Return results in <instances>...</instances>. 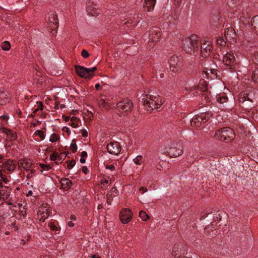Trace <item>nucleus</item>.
<instances>
[{
    "label": "nucleus",
    "instance_id": "ddd939ff",
    "mask_svg": "<svg viewBox=\"0 0 258 258\" xmlns=\"http://www.w3.org/2000/svg\"><path fill=\"white\" fill-rule=\"evenodd\" d=\"M133 214L128 209H123L120 213V219L123 224L128 223L132 219Z\"/></svg>",
    "mask_w": 258,
    "mask_h": 258
},
{
    "label": "nucleus",
    "instance_id": "39448f33",
    "mask_svg": "<svg viewBox=\"0 0 258 258\" xmlns=\"http://www.w3.org/2000/svg\"><path fill=\"white\" fill-rule=\"evenodd\" d=\"M169 70L173 73H178L182 66V58L177 55H173L170 57L168 60Z\"/></svg>",
    "mask_w": 258,
    "mask_h": 258
},
{
    "label": "nucleus",
    "instance_id": "1a4fd4ad",
    "mask_svg": "<svg viewBox=\"0 0 258 258\" xmlns=\"http://www.w3.org/2000/svg\"><path fill=\"white\" fill-rule=\"evenodd\" d=\"M0 167L5 172L11 173L15 170L16 164L13 160H5L4 161L0 162Z\"/></svg>",
    "mask_w": 258,
    "mask_h": 258
},
{
    "label": "nucleus",
    "instance_id": "e433bc0d",
    "mask_svg": "<svg viewBox=\"0 0 258 258\" xmlns=\"http://www.w3.org/2000/svg\"><path fill=\"white\" fill-rule=\"evenodd\" d=\"M134 161L137 165H141L143 162L142 157L140 155L137 156L134 159Z\"/></svg>",
    "mask_w": 258,
    "mask_h": 258
},
{
    "label": "nucleus",
    "instance_id": "2f4dec72",
    "mask_svg": "<svg viewBox=\"0 0 258 258\" xmlns=\"http://www.w3.org/2000/svg\"><path fill=\"white\" fill-rule=\"evenodd\" d=\"M217 100L218 102L220 103L223 104L225 103L227 101V97L225 94H219L217 96Z\"/></svg>",
    "mask_w": 258,
    "mask_h": 258
},
{
    "label": "nucleus",
    "instance_id": "6ab92c4d",
    "mask_svg": "<svg viewBox=\"0 0 258 258\" xmlns=\"http://www.w3.org/2000/svg\"><path fill=\"white\" fill-rule=\"evenodd\" d=\"M1 130L3 133L6 134L8 137L11 140H15L17 139V135L16 132L5 127H2Z\"/></svg>",
    "mask_w": 258,
    "mask_h": 258
},
{
    "label": "nucleus",
    "instance_id": "f03ea898",
    "mask_svg": "<svg viewBox=\"0 0 258 258\" xmlns=\"http://www.w3.org/2000/svg\"><path fill=\"white\" fill-rule=\"evenodd\" d=\"M143 105L145 108L152 111L154 109H158L163 104L164 100L159 96L150 95L143 99Z\"/></svg>",
    "mask_w": 258,
    "mask_h": 258
},
{
    "label": "nucleus",
    "instance_id": "a18cd8bd",
    "mask_svg": "<svg viewBox=\"0 0 258 258\" xmlns=\"http://www.w3.org/2000/svg\"><path fill=\"white\" fill-rule=\"evenodd\" d=\"M71 149L73 152L75 153L77 150V146L76 144H71Z\"/></svg>",
    "mask_w": 258,
    "mask_h": 258
},
{
    "label": "nucleus",
    "instance_id": "a211bd4d",
    "mask_svg": "<svg viewBox=\"0 0 258 258\" xmlns=\"http://www.w3.org/2000/svg\"><path fill=\"white\" fill-rule=\"evenodd\" d=\"M203 76L207 78H216L217 77V71L215 69H206L204 71Z\"/></svg>",
    "mask_w": 258,
    "mask_h": 258
},
{
    "label": "nucleus",
    "instance_id": "c9c22d12",
    "mask_svg": "<svg viewBox=\"0 0 258 258\" xmlns=\"http://www.w3.org/2000/svg\"><path fill=\"white\" fill-rule=\"evenodd\" d=\"M2 48L5 51L9 50L11 48V45L9 42L5 41L2 44Z\"/></svg>",
    "mask_w": 258,
    "mask_h": 258
},
{
    "label": "nucleus",
    "instance_id": "9d476101",
    "mask_svg": "<svg viewBox=\"0 0 258 258\" xmlns=\"http://www.w3.org/2000/svg\"><path fill=\"white\" fill-rule=\"evenodd\" d=\"M254 90L248 89L239 95V100L241 102H244L246 100L252 101L254 97Z\"/></svg>",
    "mask_w": 258,
    "mask_h": 258
},
{
    "label": "nucleus",
    "instance_id": "0e129e2a",
    "mask_svg": "<svg viewBox=\"0 0 258 258\" xmlns=\"http://www.w3.org/2000/svg\"><path fill=\"white\" fill-rule=\"evenodd\" d=\"M32 177V174H31L30 173H29L27 175V177L28 178H31V177Z\"/></svg>",
    "mask_w": 258,
    "mask_h": 258
},
{
    "label": "nucleus",
    "instance_id": "680f3d73",
    "mask_svg": "<svg viewBox=\"0 0 258 258\" xmlns=\"http://www.w3.org/2000/svg\"><path fill=\"white\" fill-rule=\"evenodd\" d=\"M80 161V162L82 163H85V161H86V160L84 159V158H82V157L81 158Z\"/></svg>",
    "mask_w": 258,
    "mask_h": 258
},
{
    "label": "nucleus",
    "instance_id": "b1692460",
    "mask_svg": "<svg viewBox=\"0 0 258 258\" xmlns=\"http://www.w3.org/2000/svg\"><path fill=\"white\" fill-rule=\"evenodd\" d=\"M98 103L100 107L105 110H107L110 108V103L103 98H100L99 99Z\"/></svg>",
    "mask_w": 258,
    "mask_h": 258
},
{
    "label": "nucleus",
    "instance_id": "6e6552de",
    "mask_svg": "<svg viewBox=\"0 0 258 258\" xmlns=\"http://www.w3.org/2000/svg\"><path fill=\"white\" fill-rule=\"evenodd\" d=\"M37 215L39 220L44 222L50 215V210L47 205L43 204L39 207Z\"/></svg>",
    "mask_w": 258,
    "mask_h": 258
},
{
    "label": "nucleus",
    "instance_id": "0eeeda50",
    "mask_svg": "<svg viewBox=\"0 0 258 258\" xmlns=\"http://www.w3.org/2000/svg\"><path fill=\"white\" fill-rule=\"evenodd\" d=\"M188 254L186 248L182 244H176L173 247L172 254L175 258H181Z\"/></svg>",
    "mask_w": 258,
    "mask_h": 258
},
{
    "label": "nucleus",
    "instance_id": "603ef678",
    "mask_svg": "<svg viewBox=\"0 0 258 258\" xmlns=\"http://www.w3.org/2000/svg\"><path fill=\"white\" fill-rule=\"evenodd\" d=\"M88 258H100L98 254H91L88 256Z\"/></svg>",
    "mask_w": 258,
    "mask_h": 258
},
{
    "label": "nucleus",
    "instance_id": "bf43d9fd",
    "mask_svg": "<svg viewBox=\"0 0 258 258\" xmlns=\"http://www.w3.org/2000/svg\"><path fill=\"white\" fill-rule=\"evenodd\" d=\"M70 219L71 220H74L75 221L76 220V218L75 215H71Z\"/></svg>",
    "mask_w": 258,
    "mask_h": 258
},
{
    "label": "nucleus",
    "instance_id": "de8ad7c7",
    "mask_svg": "<svg viewBox=\"0 0 258 258\" xmlns=\"http://www.w3.org/2000/svg\"><path fill=\"white\" fill-rule=\"evenodd\" d=\"M37 104H38V108L37 109H36L34 111V112H36L38 110H42L43 109L42 103L41 102H37Z\"/></svg>",
    "mask_w": 258,
    "mask_h": 258
},
{
    "label": "nucleus",
    "instance_id": "cd10ccee",
    "mask_svg": "<svg viewBox=\"0 0 258 258\" xmlns=\"http://www.w3.org/2000/svg\"><path fill=\"white\" fill-rule=\"evenodd\" d=\"M80 120L75 117H72L68 124L73 128H76L79 125Z\"/></svg>",
    "mask_w": 258,
    "mask_h": 258
},
{
    "label": "nucleus",
    "instance_id": "393cba45",
    "mask_svg": "<svg viewBox=\"0 0 258 258\" xmlns=\"http://www.w3.org/2000/svg\"><path fill=\"white\" fill-rule=\"evenodd\" d=\"M203 123L199 114L194 116L190 121L191 125L194 127H199Z\"/></svg>",
    "mask_w": 258,
    "mask_h": 258
},
{
    "label": "nucleus",
    "instance_id": "49530a36",
    "mask_svg": "<svg viewBox=\"0 0 258 258\" xmlns=\"http://www.w3.org/2000/svg\"><path fill=\"white\" fill-rule=\"evenodd\" d=\"M0 178H1V180H2L3 182H4L6 183H8V178L4 176L2 173L0 174Z\"/></svg>",
    "mask_w": 258,
    "mask_h": 258
},
{
    "label": "nucleus",
    "instance_id": "13d9d810",
    "mask_svg": "<svg viewBox=\"0 0 258 258\" xmlns=\"http://www.w3.org/2000/svg\"><path fill=\"white\" fill-rule=\"evenodd\" d=\"M181 258H192L191 255L189 253L188 254H185L183 256L181 257Z\"/></svg>",
    "mask_w": 258,
    "mask_h": 258
},
{
    "label": "nucleus",
    "instance_id": "7ed1b4c3",
    "mask_svg": "<svg viewBox=\"0 0 258 258\" xmlns=\"http://www.w3.org/2000/svg\"><path fill=\"white\" fill-rule=\"evenodd\" d=\"M183 48L190 53H194L199 49V40L197 36L191 35L183 39Z\"/></svg>",
    "mask_w": 258,
    "mask_h": 258
},
{
    "label": "nucleus",
    "instance_id": "dca6fc26",
    "mask_svg": "<svg viewBox=\"0 0 258 258\" xmlns=\"http://www.w3.org/2000/svg\"><path fill=\"white\" fill-rule=\"evenodd\" d=\"M236 33L234 29L232 27L227 28L225 31V37L226 41L229 42L235 41Z\"/></svg>",
    "mask_w": 258,
    "mask_h": 258
},
{
    "label": "nucleus",
    "instance_id": "f3484780",
    "mask_svg": "<svg viewBox=\"0 0 258 258\" xmlns=\"http://www.w3.org/2000/svg\"><path fill=\"white\" fill-rule=\"evenodd\" d=\"M32 163L30 160L24 159L19 161L18 162V167L20 169L23 168L24 170L29 171L31 168Z\"/></svg>",
    "mask_w": 258,
    "mask_h": 258
},
{
    "label": "nucleus",
    "instance_id": "6e6d98bb",
    "mask_svg": "<svg viewBox=\"0 0 258 258\" xmlns=\"http://www.w3.org/2000/svg\"><path fill=\"white\" fill-rule=\"evenodd\" d=\"M68 225L70 227H73L74 226V224L73 223L72 221H71L68 222Z\"/></svg>",
    "mask_w": 258,
    "mask_h": 258
},
{
    "label": "nucleus",
    "instance_id": "9b49d317",
    "mask_svg": "<svg viewBox=\"0 0 258 258\" xmlns=\"http://www.w3.org/2000/svg\"><path fill=\"white\" fill-rule=\"evenodd\" d=\"M133 107L132 102L128 99L124 100L117 104V108L122 113L130 111Z\"/></svg>",
    "mask_w": 258,
    "mask_h": 258
},
{
    "label": "nucleus",
    "instance_id": "58836bf2",
    "mask_svg": "<svg viewBox=\"0 0 258 258\" xmlns=\"http://www.w3.org/2000/svg\"><path fill=\"white\" fill-rule=\"evenodd\" d=\"M40 166L42 168V169L41 170V172H43V171H48L50 169V167L48 165L41 164H40Z\"/></svg>",
    "mask_w": 258,
    "mask_h": 258
},
{
    "label": "nucleus",
    "instance_id": "69168bd1",
    "mask_svg": "<svg viewBox=\"0 0 258 258\" xmlns=\"http://www.w3.org/2000/svg\"><path fill=\"white\" fill-rule=\"evenodd\" d=\"M29 171H30V173L31 174H33L34 173V172H35V170H34V169H32L31 168L29 169Z\"/></svg>",
    "mask_w": 258,
    "mask_h": 258
},
{
    "label": "nucleus",
    "instance_id": "473e14b6",
    "mask_svg": "<svg viewBox=\"0 0 258 258\" xmlns=\"http://www.w3.org/2000/svg\"><path fill=\"white\" fill-rule=\"evenodd\" d=\"M252 79L254 83L258 84V68L253 71L252 75Z\"/></svg>",
    "mask_w": 258,
    "mask_h": 258
},
{
    "label": "nucleus",
    "instance_id": "052dcab7",
    "mask_svg": "<svg viewBox=\"0 0 258 258\" xmlns=\"http://www.w3.org/2000/svg\"><path fill=\"white\" fill-rule=\"evenodd\" d=\"M63 130L64 131V132H66L67 133H69L70 132V130L69 128L68 127H64L63 128Z\"/></svg>",
    "mask_w": 258,
    "mask_h": 258
},
{
    "label": "nucleus",
    "instance_id": "7c9ffc66",
    "mask_svg": "<svg viewBox=\"0 0 258 258\" xmlns=\"http://www.w3.org/2000/svg\"><path fill=\"white\" fill-rule=\"evenodd\" d=\"M199 115L203 123L207 122L211 116V114L207 112L201 113Z\"/></svg>",
    "mask_w": 258,
    "mask_h": 258
},
{
    "label": "nucleus",
    "instance_id": "412c9836",
    "mask_svg": "<svg viewBox=\"0 0 258 258\" xmlns=\"http://www.w3.org/2000/svg\"><path fill=\"white\" fill-rule=\"evenodd\" d=\"M118 194V191L115 187H113L112 188L111 190L108 193L107 195V202L109 205L111 204V201L113 197H116Z\"/></svg>",
    "mask_w": 258,
    "mask_h": 258
},
{
    "label": "nucleus",
    "instance_id": "774afa93",
    "mask_svg": "<svg viewBox=\"0 0 258 258\" xmlns=\"http://www.w3.org/2000/svg\"><path fill=\"white\" fill-rule=\"evenodd\" d=\"M175 2L176 3L177 5H179V4H180L182 1V0H175Z\"/></svg>",
    "mask_w": 258,
    "mask_h": 258
},
{
    "label": "nucleus",
    "instance_id": "4be33fe9",
    "mask_svg": "<svg viewBox=\"0 0 258 258\" xmlns=\"http://www.w3.org/2000/svg\"><path fill=\"white\" fill-rule=\"evenodd\" d=\"M156 0H145L144 5L145 10L150 12L154 9Z\"/></svg>",
    "mask_w": 258,
    "mask_h": 258
},
{
    "label": "nucleus",
    "instance_id": "3c124183",
    "mask_svg": "<svg viewBox=\"0 0 258 258\" xmlns=\"http://www.w3.org/2000/svg\"><path fill=\"white\" fill-rule=\"evenodd\" d=\"M106 168L110 169L111 170H114L115 169V167L113 165H110L109 166H106Z\"/></svg>",
    "mask_w": 258,
    "mask_h": 258
},
{
    "label": "nucleus",
    "instance_id": "f704fd0d",
    "mask_svg": "<svg viewBox=\"0 0 258 258\" xmlns=\"http://www.w3.org/2000/svg\"><path fill=\"white\" fill-rule=\"evenodd\" d=\"M59 139V135L56 134H52L49 137V141L51 143H54Z\"/></svg>",
    "mask_w": 258,
    "mask_h": 258
},
{
    "label": "nucleus",
    "instance_id": "f257e3e1",
    "mask_svg": "<svg viewBox=\"0 0 258 258\" xmlns=\"http://www.w3.org/2000/svg\"><path fill=\"white\" fill-rule=\"evenodd\" d=\"M160 151L163 154H168L171 157H176L182 154L183 147L180 143L174 142L162 146Z\"/></svg>",
    "mask_w": 258,
    "mask_h": 258
},
{
    "label": "nucleus",
    "instance_id": "e2e57ef3",
    "mask_svg": "<svg viewBox=\"0 0 258 258\" xmlns=\"http://www.w3.org/2000/svg\"><path fill=\"white\" fill-rule=\"evenodd\" d=\"M100 85L99 84H96L95 86V88L98 90L100 88Z\"/></svg>",
    "mask_w": 258,
    "mask_h": 258
},
{
    "label": "nucleus",
    "instance_id": "aec40b11",
    "mask_svg": "<svg viewBox=\"0 0 258 258\" xmlns=\"http://www.w3.org/2000/svg\"><path fill=\"white\" fill-rule=\"evenodd\" d=\"M160 37V33L154 29L150 31L149 34V41L156 42L159 40Z\"/></svg>",
    "mask_w": 258,
    "mask_h": 258
},
{
    "label": "nucleus",
    "instance_id": "f8f14e48",
    "mask_svg": "<svg viewBox=\"0 0 258 258\" xmlns=\"http://www.w3.org/2000/svg\"><path fill=\"white\" fill-rule=\"evenodd\" d=\"M223 62L225 66H229L230 68L234 67L236 64V60L233 54L231 52L225 53L223 56Z\"/></svg>",
    "mask_w": 258,
    "mask_h": 258
},
{
    "label": "nucleus",
    "instance_id": "79ce46f5",
    "mask_svg": "<svg viewBox=\"0 0 258 258\" xmlns=\"http://www.w3.org/2000/svg\"><path fill=\"white\" fill-rule=\"evenodd\" d=\"M49 227L50 228V229L53 231H57L58 228L56 226V225L53 223H50L48 224Z\"/></svg>",
    "mask_w": 258,
    "mask_h": 258
},
{
    "label": "nucleus",
    "instance_id": "5701e85b",
    "mask_svg": "<svg viewBox=\"0 0 258 258\" xmlns=\"http://www.w3.org/2000/svg\"><path fill=\"white\" fill-rule=\"evenodd\" d=\"M61 187L64 190H68L72 185V182L69 178H62L60 180Z\"/></svg>",
    "mask_w": 258,
    "mask_h": 258
},
{
    "label": "nucleus",
    "instance_id": "c85d7f7f",
    "mask_svg": "<svg viewBox=\"0 0 258 258\" xmlns=\"http://www.w3.org/2000/svg\"><path fill=\"white\" fill-rule=\"evenodd\" d=\"M201 91L205 92L207 90L208 85L205 80H201L197 86Z\"/></svg>",
    "mask_w": 258,
    "mask_h": 258
},
{
    "label": "nucleus",
    "instance_id": "37998d69",
    "mask_svg": "<svg viewBox=\"0 0 258 258\" xmlns=\"http://www.w3.org/2000/svg\"><path fill=\"white\" fill-rule=\"evenodd\" d=\"M81 55L84 58H87L89 56V54L87 50L84 49L81 52Z\"/></svg>",
    "mask_w": 258,
    "mask_h": 258
},
{
    "label": "nucleus",
    "instance_id": "4d7b16f0",
    "mask_svg": "<svg viewBox=\"0 0 258 258\" xmlns=\"http://www.w3.org/2000/svg\"><path fill=\"white\" fill-rule=\"evenodd\" d=\"M140 191L143 190V193H144L147 191V188L144 187H141L140 188Z\"/></svg>",
    "mask_w": 258,
    "mask_h": 258
},
{
    "label": "nucleus",
    "instance_id": "4468645a",
    "mask_svg": "<svg viewBox=\"0 0 258 258\" xmlns=\"http://www.w3.org/2000/svg\"><path fill=\"white\" fill-rule=\"evenodd\" d=\"M108 152L112 155H118L121 150V147L118 142H110L107 146Z\"/></svg>",
    "mask_w": 258,
    "mask_h": 258
},
{
    "label": "nucleus",
    "instance_id": "bb28decb",
    "mask_svg": "<svg viewBox=\"0 0 258 258\" xmlns=\"http://www.w3.org/2000/svg\"><path fill=\"white\" fill-rule=\"evenodd\" d=\"M9 101L8 94L7 92H0V104H5Z\"/></svg>",
    "mask_w": 258,
    "mask_h": 258
},
{
    "label": "nucleus",
    "instance_id": "864d4df0",
    "mask_svg": "<svg viewBox=\"0 0 258 258\" xmlns=\"http://www.w3.org/2000/svg\"><path fill=\"white\" fill-rule=\"evenodd\" d=\"M254 60L258 63V51L254 54Z\"/></svg>",
    "mask_w": 258,
    "mask_h": 258
},
{
    "label": "nucleus",
    "instance_id": "20e7f679",
    "mask_svg": "<svg viewBox=\"0 0 258 258\" xmlns=\"http://www.w3.org/2000/svg\"><path fill=\"white\" fill-rule=\"evenodd\" d=\"M215 137L218 140L229 142L235 137V134L230 128L225 127L217 131L215 134Z\"/></svg>",
    "mask_w": 258,
    "mask_h": 258
},
{
    "label": "nucleus",
    "instance_id": "338daca9",
    "mask_svg": "<svg viewBox=\"0 0 258 258\" xmlns=\"http://www.w3.org/2000/svg\"><path fill=\"white\" fill-rule=\"evenodd\" d=\"M32 194V191L31 190H29L28 192V194H27V196H31Z\"/></svg>",
    "mask_w": 258,
    "mask_h": 258
},
{
    "label": "nucleus",
    "instance_id": "c03bdc74",
    "mask_svg": "<svg viewBox=\"0 0 258 258\" xmlns=\"http://www.w3.org/2000/svg\"><path fill=\"white\" fill-rule=\"evenodd\" d=\"M57 154L56 153H53L50 155V159L51 161H54L57 159Z\"/></svg>",
    "mask_w": 258,
    "mask_h": 258
},
{
    "label": "nucleus",
    "instance_id": "5fc2aeb1",
    "mask_svg": "<svg viewBox=\"0 0 258 258\" xmlns=\"http://www.w3.org/2000/svg\"><path fill=\"white\" fill-rule=\"evenodd\" d=\"M87 153L86 151H83L81 153V157L82 158H85L86 157H87Z\"/></svg>",
    "mask_w": 258,
    "mask_h": 258
},
{
    "label": "nucleus",
    "instance_id": "a19ab883",
    "mask_svg": "<svg viewBox=\"0 0 258 258\" xmlns=\"http://www.w3.org/2000/svg\"><path fill=\"white\" fill-rule=\"evenodd\" d=\"M88 69L89 71V76L91 79L94 76V72L97 70V68L96 67H94L91 69L88 68Z\"/></svg>",
    "mask_w": 258,
    "mask_h": 258
},
{
    "label": "nucleus",
    "instance_id": "09e8293b",
    "mask_svg": "<svg viewBox=\"0 0 258 258\" xmlns=\"http://www.w3.org/2000/svg\"><path fill=\"white\" fill-rule=\"evenodd\" d=\"M82 135L84 137H87L88 136V132L87 131L84 129L81 131Z\"/></svg>",
    "mask_w": 258,
    "mask_h": 258
},
{
    "label": "nucleus",
    "instance_id": "c756f323",
    "mask_svg": "<svg viewBox=\"0 0 258 258\" xmlns=\"http://www.w3.org/2000/svg\"><path fill=\"white\" fill-rule=\"evenodd\" d=\"M48 20L50 23H53L55 25L58 24V20L55 13L53 12L49 14Z\"/></svg>",
    "mask_w": 258,
    "mask_h": 258
},
{
    "label": "nucleus",
    "instance_id": "423d86ee",
    "mask_svg": "<svg viewBox=\"0 0 258 258\" xmlns=\"http://www.w3.org/2000/svg\"><path fill=\"white\" fill-rule=\"evenodd\" d=\"M212 42L208 38L204 39L201 42V54L203 57H208L212 50Z\"/></svg>",
    "mask_w": 258,
    "mask_h": 258
},
{
    "label": "nucleus",
    "instance_id": "2eb2a0df",
    "mask_svg": "<svg viewBox=\"0 0 258 258\" xmlns=\"http://www.w3.org/2000/svg\"><path fill=\"white\" fill-rule=\"evenodd\" d=\"M75 71L76 73L81 77L85 79H90L89 76V71L88 68L81 66H76Z\"/></svg>",
    "mask_w": 258,
    "mask_h": 258
},
{
    "label": "nucleus",
    "instance_id": "4c0bfd02",
    "mask_svg": "<svg viewBox=\"0 0 258 258\" xmlns=\"http://www.w3.org/2000/svg\"><path fill=\"white\" fill-rule=\"evenodd\" d=\"M217 43L221 46H223L225 44L226 41L222 37H219L217 39Z\"/></svg>",
    "mask_w": 258,
    "mask_h": 258
},
{
    "label": "nucleus",
    "instance_id": "72a5a7b5",
    "mask_svg": "<svg viewBox=\"0 0 258 258\" xmlns=\"http://www.w3.org/2000/svg\"><path fill=\"white\" fill-rule=\"evenodd\" d=\"M140 218L145 221H147L149 219V216L144 211H141L139 213Z\"/></svg>",
    "mask_w": 258,
    "mask_h": 258
},
{
    "label": "nucleus",
    "instance_id": "ea45409f",
    "mask_svg": "<svg viewBox=\"0 0 258 258\" xmlns=\"http://www.w3.org/2000/svg\"><path fill=\"white\" fill-rule=\"evenodd\" d=\"M35 134L38 135L41 140H44L45 139V136L44 135L43 132L41 130H37Z\"/></svg>",
    "mask_w": 258,
    "mask_h": 258
},
{
    "label": "nucleus",
    "instance_id": "8fccbe9b",
    "mask_svg": "<svg viewBox=\"0 0 258 258\" xmlns=\"http://www.w3.org/2000/svg\"><path fill=\"white\" fill-rule=\"evenodd\" d=\"M82 171L85 174H87L89 172V169L87 168V167L86 166H83L82 168Z\"/></svg>",
    "mask_w": 258,
    "mask_h": 258
},
{
    "label": "nucleus",
    "instance_id": "a878e982",
    "mask_svg": "<svg viewBox=\"0 0 258 258\" xmlns=\"http://www.w3.org/2000/svg\"><path fill=\"white\" fill-rule=\"evenodd\" d=\"M251 23L252 30L258 35V16H255L252 18Z\"/></svg>",
    "mask_w": 258,
    "mask_h": 258
}]
</instances>
